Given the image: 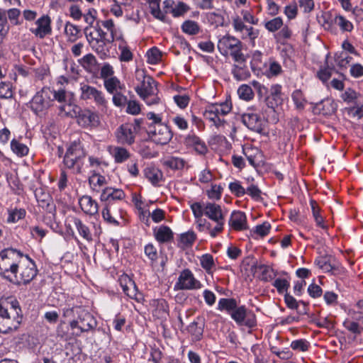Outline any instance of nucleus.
Segmentation results:
<instances>
[{"mask_svg":"<svg viewBox=\"0 0 363 363\" xmlns=\"http://www.w3.org/2000/svg\"><path fill=\"white\" fill-rule=\"evenodd\" d=\"M13 248H7L0 252V275L8 281L20 286L18 281L19 260L16 259Z\"/></svg>","mask_w":363,"mask_h":363,"instance_id":"nucleus-1","label":"nucleus"},{"mask_svg":"<svg viewBox=\"0 0 363 363\" xmlns=\"http://www.w3.org/2000/svg\"><path fill=\"white\" fill-rule=\"evenodd\" d=\"M218 49L223 56L230 55L235 62H242L245 60L242 50V42L230 35L223 36L218 43Z\"/></svg>","mask_w":363,"mask_h":363,"instance_id":"nucleus-2","label":"nucleus"},{"mask_svg":"<svg viewBox=\"0 0 363 363\" xmlns=\"http://www.w3.org/2000/svg\"><path fill=\"white\" fill-rule=\"evenodd\" d=\"M86 157V152L79 141L71 143L67 147L64 156L63 163L68 169H76L77 173H81L83 166V160Z\"/></svg>","mask_w":363,"mask_h":363,"instance_id":"nucleus-3","label":"nucleus"},{"mask_svg":"<svg viewBox=\"0 0 363 363\" xmlns=\"http://www.w3.org/2000/svg\"><path fill=\"white\" fill-rule=\"evenodd\" d=\"M147 133L152 141L157 145H167L171 140L173 133L169 127L163 123L149 125Z\"/></svg>","mask_w":363,"mask_h":363,"instance_id":"nucleus-4","label":"nucleus"},{"mask_svg":"<svg viewBox=\"0 0 363 363\" xmlns=\"http://www.w3.org/2000/svg\"><path fill=\"white\" fill-rule=\"evenodd\" d=\"M135 78L138 81L143 79L142 86L135 87L136 93L141 97L147 95H155L157 91L156 82L152 77L147 76L144 70L137 69L135 72Z\"/></svg>","mask_w":363,"mask_h":363,"instance_id":"nucleus-5","label":"nucleus"},{"mask_svg":"<svg viewBox=\"0 0 363 363\" xmlns=\"http://www.w3.org/2000/svg\"><path fill=\"white\" fill-rule=\"evenodd\" d=\"M230 316L235 323L240 326L245 325L247 328H253L256 325V317L253 313L245 308V306H238L232 313Z\"/></svg>","mask_w":363,"mask_h":363,"instance_id":"nucleus-6","label":"nucleus"},{"mask_svg":"<svg viewBox=\"0 0 363 363\" xmlns=\"http://www.w3.org/2000/svg\"><path fill=\"white\" fill-rule=\"evenodd\" d=\"M52 94V91L46 87L38 91L31 101L32 110L38 113L47 109L50 106Z\"/></svg>","mask_w":363,"mask_h":363,"instance_id":"nucleus-7","label":"nucleus"},{"mask_svg":"<svg viewBox=\"0 0 363 363\" xmlns=\"http://www.w3.org/2000/svg\"><path fill=\"white\" fill-rule=\"evenodd\" d=\"M80 90L82 100H93L97 106L106 107L107 101L101 91L86 84H81Z\"/></svg>","mask_w":363,"mask_h":363,"instance_id":"nucleus-8","label":"nucleus"},{"mask_svg":"<svg viewBox=\"0 0 363 363\" xmlns=\"http://www.w3.org/2000/svg\"><path fill=\"white\" fill-rule=\"evenodd\" d=\"M201 286L200 281L194 278L191 270L186 269L181 272L174 289L177 290H192L200 289Z\"/></svg>","mask_w":363,"mask_h":363,"instance_id":"nucleus-9","label":"nucleus"},{"mask_svg":"<svg viewBox=\"0 0 363 363\" xmlns=\"http://www.w3.org/2000/svg\"><path fill=\"white\" fill-rule=\"evenodd\" d=\"M73 111L79 125L82 127H88L90 125H96L99 123L98 115L90 110H82L79 107H76Z\"/></svg>","mask_w":363,"mask_h":363,"instance_id":"nucleus-10","label":"nucleus"},{"mask_svg":"<svg viewBox=\"0 0 363 363\" xmlns=\"http://www.w3.org/2000/svg\"><path fill=\"white\" fill-rule=\"evenodd\" d=\"M77 313L80 323L79 329L81 333L88 332L96 327V320L90 313L81 308H77Z\"/></svg>","mask_w":363,"mask_h":363,"instance_id":"nucleus-11","label":"nucleus"},{"mask_svg":"<svg viewBox=\"0 0 363 363\" xmlns=\"http://www.w3.org/2000/svg\"><path fill=\"white\" fill-rule=\"evenodd\" d=\"M23 320V314L11 313L6 318L0 320V333H8L16 330L21 325Z\"/></svg>","mask_w":363,"mask_h":363,"instance_id":"nucleus-12","label":"nucleus"},{"mask_svg":"<svg viewBox=\"0 0 363 363\" xmlns=\"http://www.w3.org/2000/svg\"><path fill=\"white\" fill-rule=\"evenodd\" d=\"M35 195L40 207H42L48 213L55 215L56 206L52 198L48 193H45L43 189L35 190Z\"/></svg>","mask_w":363,"mask_h":363,"instance_id":"nucleus-13","label":"nucleus"},{"mask_svg":"<svg viewBox=\"0 0 363 363\" xmlns=\"http://www.w3.org/2000/svg\"><path fill=\"white\" fill-rule=\"evenodd\" d=\"M116 137L119 143L122 145H132L135 142V133H133L132 125L129 123H125L120 125L116 133Z\"/></svg>","mask_w":363,"mask_h":363,"instance_id":"nucleus-14","label":"nucleus"},{"mask_svg":"<svg viewBox=\"0 0 363 363\" xmlns=\"http://www.w3.org/2000/svg\"><path fill=\"white\" fill-rule=\"evenodd\" d=\"M264 101L268 108L275 111V108L283 103L281 86L274 84L271 86L269 94L264 98Z\"/></svg>","mask_w":363,"mask_h":363,"instance_id":"nucleus-15","label":"nucleus"},{"mask_svg":"<svg viewBox=\"0 0 363 363\" xmlns=\"http://www.w3.org/2000/svg\"><path fill=\"white\" fill-rule=\"evenodd\" d=\"M242 122L250 130L261 133L263 130L262 120L260 116L254 113H245L242 115Z\"/></svg>","mask_w":363,"mask_h":363,"instance_id":"nucleus-16","label":"nucleus"},{"mask_svg":"<svg viewBox=\"0 0 363 363\" xmlns=\"http://www.w3.org/2000/svg\"><path fill=\"white\" fill-rule=\"evenodd\" d=\"M51 20L48 16H43L36 21L38 26L37 28H30V30L32 33L35 34L40 38H45L52 32L50 26Z\"/></svg>","mask_w":363,"mask_h":363,"instance_id":"nucleus-17","label":"nucleus"},{"mask_svg":"<svg viewBox=\"0 0 363 363\" xmlns=\"http://www.w3.org/2000/svg\"><path fill=\"white\" fill-rule=\"evenodd\" d=\"M229 225L238 231L247 230L248 225L245 213L240 211H233L229 220Z\"/></svg>","mask_w":363,"mask_h":363,"instance_id":"nucleus-18","label":"nucleus"},{"mask_svg":"<svg viewBox=\"0 0 363 363\" xmlns=\"http://www.w3.org/2000/svg\"><path fill=\"white\" fill-rule=\"evenodd\" d=\"M79 204L81 209L86 214L94 216L98 213L99 206L97 202L90 196L84 195L79 199Z\"/></svg>","mask_w":363,"mask_h":363,"instance_id":"nucleus-19","label":"nucleus"},{"mask_svg":"<svg viewBox=\"0 0 363 363\" xmlns=\"http://www.w3.org/2000/svg\"><path fill=\"white\" fill-rule=\"evenodd\" d=\"M155 240L160 243H167L174 238V233L171 228L167 225H162L153 230Z\"/></svg>","mask_w":363,"mask_h":363,"instance_id":"nucleus-20","label":"nucleus"},{"mask_svg":"<svg viewBox=\"0 0 363 363\" xmlns=\"http://www.w3.org/2000/svg\"><path fill=\"white\" fill-rule=\"evenodd\" d=\"M119 283L123 292L130 298H136L138 287L135 281L127 275L121 276Z\"/></svg>","mask_w":363,"mask_h":363,"instance_id":"nucleus-21","label":"nucleus"},{"mask_svg":"<svg viewBox=\"0 0 363 363\" xmlns=\"http://www.w3.org/2000/svg\"><path fill=\"white\" fill-rule=\"evenodd\" d=\"M205 216L215 222L225 220L221 207L215 203L208 202L205 204Z\"/></svg>","mask_w":363,"mask_h":363,"instance_id":"nucleus-22","label":"nucleus"},{"mask_svg":"<svg viewBox=\"0 0 363 363\" xmlns=\"http://www.w3.org/2000/svg\"><path fill=\"white\" fill-rule=\"evenodd\" d=\"M38 269L35 263L27 265L21 269L20 273V278L18 277V281L24 285L29 284L37 275Z\"/></svg>","mask_w":363,"mask_h":363,"instance_id":"nucleus-23","label":"nucleus"},{"mask_svg":"<svg viewBox=\"0 0 363 363\" xmlns=\"http://www.w3.org/2000/svg\"><path fill=\"white\" fill-rule=\"evenodd\" d=\"M143 174L145 177L154 186H157L163 177L162 171L152 166L145 167Z\"/></svg>","mask_w":363,"mask_h":363,"instance_id":"nucleus-24","label":"nucleus"},{"mask_svg":"<svg viewBox=\"0 0 363 363\" xmlns=\"http://www.w3.org/2000/svg\"><path fill=\"white\" fill-rule=\"evenodd\" d=\"M316 108L322 114L330 115L336 111L337 104L333 100L330 99H325L317 104Z\"/></svg>","mask_w":363,"mask_h":363,"instance_id":"nucleus-25","label":"nucleus"},{"mask_svg":"<svg viewBox=\"0 0 363 363\" xmlns=\"http://www.w3.org/2000/svg\"><path fill=\"white\" fill-rule=\"evenodd\" d=\"M72 222L77 229L79 235L83 237L86 240L90 242L92 240V235L89 228L82 223V221L76 217L72 218Z\"/></svg>","mask_w":363,"mask_h":363,"instance_id":"nucleus-26","label":"nucleus"},{"mask_svg":"<svg viewBox=\"0 0 363 363\" xmlns=\"http://www.w3.org/2000/svg\"><path fill=\"white\" fill-rule=\"evenodd\" d=\"M196 238V235L193 231H188L182 233L179 236L177 246L182 249L191 247L194 242Z\"/></svg>","mask_w":363,"mask_h":363,"instance_id":"nucleus-27","label":"nucleus"},{"mask_svg":"<svg viewBox=\"0 0 363 363\" xmlns=\"http://www.w3.org/2000/svg\"><path fill=\"white\" fill-rule=\"evenodd\" d=\"M238 307L237 301L235 298H222L218 303L219 311H226L230 315Z\"/></svg>","mask_w":363,"mask_h":363,"instance_id":"nucleus-28","label":"nucleus"},{"mask_svg":"<svg viewBox=\"0 0 363 363\" xmlns=\"http://www.w3.org/2000/svg\"><path fill=\"white\" fill-rule=\"evenodd\" d=\"M348 315L356 320L363 324V298L359 300L354 305V308L348 311Z\"/></svg>","mask_w":363,"mask_h":363,"instance_id":"nucleus-29","label":"nucleus"},{"mask_svg":"<svg viewBox=\"0 0 363 363\" xmlns=\"http://www.w3.org/2000/svg\"><path fill=\"white\" fill-rule=\"evenodd\" d=\"M335 258L330 255H325L315 259V264L325 272L331 271V266Z\"/></svg>","mask_w":363,"mask_h":363,"instance_id":"nucleus-30","label":"nucleus"},{"mask_svg":"<svg viewBox=\"0 0 363 363\" xmlns=\"http://www.w3.org/2000/svg\"><path fill=\"white\" fill-rule=\"evenodd\" d=\"M9 30L7 22L6 11L0 9V45L3 43Z\"/></svg>","mask_w":363,"mask_h":363,"instance_id":"nucleus-31","label":"nucleus"},{"mask_svg":"<svg viewBox=\"0 0 363 363\" xmlns=\"http://www.w3.org/2000/svg\"><path fill=\"white\" fill-rule=\"evenodd\" d=\"M201 323L203 324V318L199 316L197 317L196 320L193 321L188 326L189 333L198 338H200L202 336L203 332V327L199 326Z\"/></svg>","mask_w":363,"mask_h":363,"instance_id":"nucleus-32","label":"nucleus"},{"mask_svg":"<svg viewBox=\"0 0 363 363\" xmlns=\"http://www.w3.org/2000/svg\"><path fill=\"white\" fill-rule=\"evenodd\" d=\"M160 0H148L151 14L156 18L164 21L165 15L160 9Z\"/></svg>","mask_w":363,"mask_h":363,"instance_id":"nucleus-33","label":"nucleus"},{"mask_svg":"<svg viewBox=\"0 0 363 363\" xmlns=\"http://www.w3.org/2000/svg\"><path fill=\"white\" fill-rule=\"evenodd\" d=\"M311 206L312 209L313 216L316 223V225L323 229H326L327 226L324 225V219L323 216L320 214V209L318 206L316 201L311 200Z\"/></svg>","mask_w":363,"mask_h":363,"instance_id":"nucleus-34","label":"nucleus"},{"mask_svg":"<svg viewBox=\"0 0 363 363\" xmlns=\"http://www.w3.org/2000/svg\"><path fill=\"white\" fill-rule=\"evenodd\" d=\"M11 148L15 154L20 157L27 155L29 150L28 147L26 145L19 143L16 139H13L11 140Z\"/></svg>","mask_w":363,"mask_h":363,"instance_id":"nucleus-35","label":"nucleus"},{"mask_svg":"<svg viewBox=\"0 0 363 363\" xmlns=\"http://www.w3.org/2000/svg\"><path fill=\"white\" fill-rule=\"evenodd\" d=\"M184 164L185 161L179 157H172L164 161V165L172 169H182Z\"/></svg>","mask_w":363,"mask_h":363,"instance_id":"nucleus-36","label":"nucleus"},{"mask_svg":"<svg viewBox=\"0 0 363 363\" xmlns=\"http://www.w3.org/2000/svg\"><path fill=\"white\" fill-rule=\"evenodd\" d=\"M182 29L185 33L189 35H196L199 32L200 28L196 22L188 20L183 23Z\"/></svg>","mask_w":363,"mask_h":363,"instance_id":"nucleus-37","label":"nucleus"},{"mask_svg":"<svg viewBox=\"0 0 363 363\" xmlns=\"http://www.w3.org/2000/svg\"><path fill=\"white\" fill-rule=\"evenodd\" d=\"M335 62L340 68L346 67L350 62L352 57L345 51L337 52L335 55Z\"/></svg>","mask_w":363,"mask_h":363,"instance_id":"nucleus-38","label":"nucleus"},{"mask_svg":"<svg viewBox=\"0 0 363 363\" xmlns=\"http://www.w3.org/2000/svg\"><path fill=\"white\" fill-rule=\"evenodd\" d=\"M93 40L95 41V43L92 45V48L99 54L101 55V57L102 58L104 56L107 55V52L108 50L106 49V45L107 43L106 40H104L103 39H93Z\"/></svg>","mask_w":363,"mask_h":363,"instance_id":"nucleus-39","label":"nucleus"},{"mask_svg":"<svg viewBox=\"0 0 363 363\" xmlns=\"http://www.w3.org/2000/svg\"><path fill=\"white\" fill-rule=\"evenodd\" d=\"M238 94L240 99L249 101L253 98L254 93L252 88L247 84L241 85L238 90Z\"/></svg>","mask_w":363,"mask_h":363,"instance_id":"nucleus-40","label":"nucleus"},{"mask_svg":"<svg viewBox=\"0 0 363 363\" xmlns=\"http://www.w3.org/2000/svg\"><path fill=\"white\" fill-rule=\"evenodd\" d=\"M334 22L335 24H337L341 30L343 31H351L353 28V25L350 21L347 20L345 17L342 16H336Z\"/></svg>","mask_w":363,"mask_h":363,"instance_id":"nucleus-41","label":"nucleus"},{"mask_svg":"<svg viewBox=\"0 0 363 363\" xmlns=\"http://www.w3.org/2000/svg\"><path fill=\"white\" fill-rule=\"evenodd\" d=\"M201 267L209 273L212 268L215 266L213 257L210 254L203 255L200 259Z\"/></svg>","mask_w":363,"mask_h":363,"instance_id":"nucleus-42","label":"nucleus"},{"mask_svg":"<svg viewBox=\"0 0 363 363\" xmlns=\"http://www.w3.org/2000/svg\"><path fill=\"white\" fill-rule=\"evenodd\" d=\"M81 64L86 69H91L92 67L97 65V60L95 56L92 54H87L84 55L80 60Z\"/></svg>","mask_w":363,"mask_h":363,"instance_id":"nucleus-43","label":"nucleus"},{"mask_svg":"<svg viewBox=\"0 0 363 363\" xmlns=\"http://www.w3.org/2000/svg\"><path fill=\"white\" fill-rule=\"evenodd\" d=\"M13 97L12 86L9 82L0 83V98L11 99Z\"/></svg>","mask_w":363,"mask_h":363,"instance_id":"nucleus-44","label":"nucleus"},{"mask_svg":"<svg viewBox=\"0 0 363 363\" xmlns=\"http://www.w3.org/2000/svg\"><path fill=\"white\" fill-rule=\"evenodd\" d=\"M113 155L115 161L118 163L124 162L130 157L128 150L123 147H116L114 149Z\"/></svg>","mask_w":363,"mask_h":363,"instance_id":"nucleus-45","label":"nucleus"},{"mask_svg":"<svg viewBox=\"0 0 363 363\" xmlns=\"http://www.w3.org/2000/svg\"><path fill=\"white\" fill-rule=\"evenodd\" d=\"M104 86L108 92L113 94L116 88L118 86L120 89V81L116 77H111L104 80Z\"/></svg>","mask_w":363,"mask_h":363,"instance_id":"nucleus-46","label":"nucleus"},{"mask_svg":"<svg viewBox=\"0 0 363 363\" xmlns=\"http://www.w3.org/2000/svg\"><path fill=\"white\" fill-rule=\"evenodd\" d=\"M229 189L237 197H241L246 194L245 188L241 186L238 181L230 182L229 184Z\"/></svg>","mask_w":363,"mask_h":363,"instance_id":"nucleus-47","label":"nucleus"},{"mask_svg":"<svg viewBox=\"0 0 363 363\" xmlns=\"http://www.w3.org/2000/svg\"><path fill=\"white\" fill-rule=\"evenodd\" d=\"M211 106H213V111L218 116L220 115L225 116L231 111V106L228 102L220 104H211Z\"/></svg>","mask_w":363,"mask_h":363,"instance_id":"nucleus-48","label":"nucleus"},{"mask_svg":"<svg viewBox=\"0 0 363 363\" xmlns=\"http://www.w3.org/2000/svg\"><path fill=\"white\" fill-rule=\"evenodd\" d=\"M189 10V6L184 2H178L177 4H174L173 9H171L170 13L174 17H179L184 15Z\"/></svg>","mask_w":363,"mask_h":363,"instance_id":"nucleus-49","label":"nucleus"},{"mask_svg":"<svg viewBox=\"0 0 363 363\" xmlns=\"http://www.w3.org/2000/svg\"><path fill=\"white\" fill-rule=\"evenodd\" d=\"M309 342L304 339L294 340L291 343V347L294 350L305 352L308 350Z\"/></svg>","mask_w":363,"mask_h":363,"instance_id":"nucleus-50","label":"nucleus"},{"mask_svg":"<svg viewBox=\"0 0 363 363\" xmlns=\"http://www.w3.org/2000/svg\"><path fill=\"white\" fill-rule=\"evenodd\" d=\"M283 25L281 18L277 17L265 23V28L270 32H274L279 30Z\"/></svg>","mask_w":363,"mask_h":363,"instance_id":"nucleus-51","label":"nucleus"},{"mask_svg":"<svg viewBox=\"0 0 363 363\" xmlns=\"http://www.w3.org/2000/svg\"><path fill=\"white\" fill-rule=\"evenodd\" d=\"M272 285L277 289L279 294H283L290 287L289 282L284 279H275Z\"/></svg>","mask_w":363,"mask_h":363,"instance_id":"nucleus-52","label":"nucleus"},{"mask_svg":"<svg viewBox=\"0 0 363 363\" xmlns=\"http://www.w3.org/2000/svg\"><path fill=\"white\" fill-rule=\"evenodd\" d=\"M343 326L348 330L350 332L354 334H360L362 328H360L358 321L354 320V321H350L346 320L343 323Z\"/></svg>","mask_w":363,"mask_h":363,"instance_id":"nucleus-53","label":"nucleus"},{"mask_svg":"<svg viewBox=\"0 0 363 363\" xmlns=\"http://www.w3.org/2000/svg\"><path fill=\"white\" fill-rule=\"evenodd\" d=\"M148 62L150 64H156L161 57V52L157 48L154 47L150 49L147 52Z\"/></svg>","mask_w":363,"mask_h":363,"instance_id":"nucleus-54","label":"nucleus"},{"mask_svg":"<svg viewBox=\"0 0 363 363\" xmlns=\"http://www.w3.org/2000/svg\"><path fill=\"white\" fill-rule=\"evenodd\" d=\"M191 209L196 218H201L203 215H205V204L195 202L191 205Z\"/></svg>","mask_w":363,"mask_h":363,"instance_id":"nucleus-55","label":"nucleus"},{"mask_svg":"<svg viewBox=\"0 0 363 363\" xmlns=\"http://www.w3.org/2000/svg\"><path fill=\"white\" fill-rule=\"evenodd\" d=\"M334 71V67L328 65L325 68L321 69L318 72V77L323 82H325L331 77L332 74Z\"/></svg>","mask_w":363,"mask_h":363,"instance_id":"nucleus-56","label":"nucleus"},{"mask_svg":"<svg viewBox=\"0 0 363 363\" xmlns=\"http://www.w3.org/2000/svg\"><path fill=\"white\" fill-rule=\"evenodd\" d=\"M241 33L242 39L250 38L252 41H254L259 35L258 30L254 29V28L252 26L246 27L244 31Z\"/></svg>","mask_w":363,"mask_h":363,"instance_id":"nucleus-57","label":"nucleus"},{"mask_svg":"<svg viewBox=\"0 0 363 363\" xmlns=\"http://www.w3.org/2000/svg\"><path fill=\"white\" fill-rule=\"evenodd\" d=\"M246 194H249L255 201H259L262 199L261 190L257 186L252 184L247 189H245Z\"/></svg>","mask_w":363,"mask_h":363,"instance_id":"nucleus-58","label":"nucleus"},{"mask_svg":"<svg viewBox=\"0 0 363 363\" xmlns=\"http://www.w3.org/2000/svg\"><path fill=\"white\" fill-rule=\"evenodd\" d=\"M111 187L105 188L101 194L100 199L102 202H116V199L113 197V193L111 192Z\"/></svg>","mask_w":363,"mask_h":363,"instance_id":"nucleus-59","label":"nucleus"},{"mask_svg":"<svg viewBox=\"0 0 363 363\" xmlns=\"http://www.w3.org/2000/svg\"><path fill=\"white\" fill-rule=\"evenodd\" d=\"M270 228L271 225L268 222H264L262 224L258 225L255 227L254 233L261 237H264L269 233Z\"/></svg>","mask_w":363,"mask_h":363,"instance_id":"nucleus-60","label":"nucleus"},{"mask_svg":"<svg viewBox=\"0 0 363 363\" xmlns=\"http://www.w3.org/2000/svg\"><path fill=\"white\" fill-rule=\"evenodd\" d=\"M298 12L297 4L296 2H293L292 4L285 6L284 8V13L288 17L289 19H294L296 18Z\"/></svg>","mask_w":363,"mask_h":363,"instance_id":"nucleus-61","label":"nucleus"},{"mask_svg":"<svg viewBox=\"0 0 363 363\" xmlns=\"http://www.w3.org/2000/svg\"><path fill=\"white\" fill-rule=\"evenodd\" d=\"M26 216V211L24 209H16L14 211L9 214L8 218L9 222L16 223L19 220L23 218Z\"/></svg>","mask_w":363,"mask_h":363,"instance_id":"nucleus-62","label":"nucleus"},{"mask_svg":"<svg viewBox=\"0 0 363 363\" xmlns=\"http://www.w3.org/2000/svg\"><path fill=\"white\" fill-rule=\"evenodd\" d=\"M222 187L216 184L212 185L211 189L208 191L207 194L209 199L218 200L220 199Z\"/></svg>","mask_w":363,"mask_h":363,"instance_id":"nucleus-63","label":"nucleus"},{"mask_svg":"<svg viewBox=\"0 0 363 363\" xmlns=\"http://www.w3.org/2000/svg\"><path fill=\"white\" fill-rule=\"evenodd\" d=\"M126 112L132 115H138L140 112V106L136 101H129L127 102Z\"/></svg>","mask_w":363,"mask_h":363,"instance_id":"nucleus-64","label":"nucleus"}]
</instances>
